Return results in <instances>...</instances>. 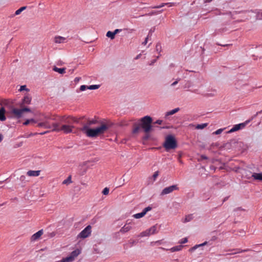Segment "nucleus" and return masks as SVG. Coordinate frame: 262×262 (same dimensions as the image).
I'll return each instance as SVG.
<instances>
[{
	"label": "nucleus",
	"instance_id": "obj_1",
	"mask_svg": "<svg viewBox=\"0 0 262 262\" xmlns=\"http://www.w3.org/2000/svg\"><path fill=\"white\" fill-rule=\"evenodd\" d=\"M45 118V121L41 119V121L38 123L37 126L39 127L50 129L53 132H62L66 134L72 133L74 126L72 124L79 122V119L76 118L72 116H63L60 121L64 124L60 125L58 123H51L49 121L52 118L50 116H46Z\"/></svg>",
	"mask_w": 262,
	"mask_h": 262
},
{
	"label": "nucleus",
	"instance_id": "obj_2",
	"mask_svg": "<svg viewBox=\"0 0 262 262\" xmlns=\"http://www.w3.org/2000/svg\"><path fill=\"white\" fill-rule=\"evenodd\" d=\"M31 97L27 95L22 100L20 108H16L12 106H9V110L6 111L4 107H2L0 108V121H5L6 119V115L8 118L19 119L21 117L24 112H31L29 108L24 107V105L29 104L31 103Z\"/></svg>",
	"mask_w": 262,
	"mask_h": 262
},
{
	"label": "nucleus",
	"instance_id": "obj_3",
	"mask_svg": "<svg viewBox=\"0 0 262 262\" xmlns=\"http://www.w3.org/2000/svg\"><path fill=\"white\" fill-rule=\"evenodd\" d=\"M99 124V121L96 119H89L80 129V130L90 138H96L100 136L108 129L111 125L106 123H102L99 126L95 128H91L93 125Z\"/></svg>",
	"mask_w": 262,
	"mask_h": 262
},
{
	"label": "nucleus",
	"instance_id": "obj_4",
	"mask_svg": "<svg viewBox=\"0 0 262 262\" xmlns=\"http://www.w3.org/2000/svg\"><path fill=\"white\" fill-rule=\"evenodd\" d=\"M152 118L150 116H146L142 118L139 122H136L133 124V134H137L141 129H142L145 134L143 139L147 140L149 137V133L152 129Z\"/></svg>",
	"mask_w": 262,
	"mask_h": 262
},
{
	"label": "nucleus",
	"instance_id": "obj_5",
	"mask_svg": "<svg viewBox=\"0 0 262 262\" xmlns=\"http://www.w3.org/2000/svg\"><path fill=\"white\" fill-rule=\"evenodd\" d=\"M163 146L165 150L168 151L170 149H174L177 147V142L172 136H168L165 139Z\"/></svg>",
	"mask_w": 262,
	"mask_h": 262
},
{
	"label": "nucleus",
	"instance_id": "obj_6",
	"mask_svg": "<svg viewBox=\"0 0 262 262\" xmlns=\"http://www.w3.org/2000/svg\"><path fill=\"white\" fill-rule=\"evenodd\" d=\"M80 250L76 249L72 251L69 256L66 258H63L61 260L56 262H72L74 260L75 258L76 257L80 254Z\"/></svg>",
	"mask_w": 262,
	"mask_h": 262
},
{
	"label": "nucleus",
	"instance_id": "obj_7",
	"mask_svg": "<svg viewBox=\"0 0 262 262\" xmlns=\"http://www.w3.org/2000/svg\"><path fill=\"white\" fill-rule=\"evenodd\" d=\"M157 228L156 226H153L150 228L140 233L139 236L144 237V236H148L150 235L154 234L157 232Z\"/></svg>",
	"mask_w": 262,
	"mask_h": 262
},
{
	"label": "nucleus",
	"instance_id": "obj_8",
	"mask_svg": "<svg viewBox=\"0 0 262 262\" xmlns=\"http://www.w3.org/2000/svg\"><path fill=\"white\" fill-rule=\"evenodd\" d=\"M91 226L88 225L83 230H82L78 235V238H85L89 237L91 233Z\"/></svg>",
	"mask_w": 262,
	"mask_h": 262
},
{
	"label": "nucleus",
	"instance_id": "obj_9",
	"mask_svg": "<svg viewBox=\"0 0 262 262\" xmlns=\"http://www.w3.org/2000/svg\"><path fill=\"white\" fill-rule=\"evenodd\" d=\"M179 188L177 185H172L165 188L161 192V195H164L171 193L174 190H178Z\"/></svg>",
	"mask_w": 262,
	"mask_h": 262
},
{
	"label": "nucleus",
	"instance_id": "obj_10",
	"mask_svg": "<svg viewBox=\"0 0 262 262\" xmlns=\"http://www.w3.org/2000/svg\"><path fill=\"white\" fill-rule=\"evenodd\" d=\"M249 121H247L245 123H240L238 124L235 125L229 131L230 133H232L235 131H237L241 128H244L246 125L249 122Z\"/></svg>",
	"mask_w": 262,
	"mask_h": 262
},
{
	"label": "nucleus",
	"instance_id": "obj_11",
	"mask_svg": "<svg viewBox=\"0 0 262 262\" xmlns=\"http://www.w3.org/2000/svg\"><path fill=\"white\" fill-rule=\"evenodd\" d=\"M53 40L55 43H63L67 41L66 37L58 35L54 37Z\"/></svg>",
	"mask_w": 262,
	"mask_h": 262
},
{
	"label": "nucleus",
	"instance_id": "obj_12",
	"mask_svg": "<svg viewBox=\"0 0 262 262\" xmlns=\"http://www.w3.org/2000/svg\"><path fill=\"white\" fill-rule=\"evenodd\" d=\"M43 234V230H40L36 233H34L31 238L32 241H35L38 239Z\"/></svg>",
	"mask_w": 262,
	"mask_h": 262
},
{
	"label": "nucleus",
	"instance_id": "obj_13",
	"mask_svg": "<svg viewBox=\"0 0 262 262\" xmlns=\"http://www.w3.org/2000/svg\"><path fill=\"white\" fill-rule=\"evenodd\" d=\"M40 170H29L27 174L30 177H37L40 174Z\"/></svg>",
	"mask_w": 262,
	"mask_h": 262
},
{
	"label": "nucleus",
	"instance_id": "obj_14",
	"mask_svg": "<svg viewBox=\"0 0 262 262\" xmlns=\"http://www.w3.org/2000/svg\"><path fill=\"white\" fill-rule=\"evenodd\" d=\"M165 6H167L169 7H170L174 6V3H162L159 6H154V7H152L151 8H154V9L160 8Z\"/></svg>",
	"mask_w": 262,
	"mask_h": 262
},
{
	"label": "nucleus",
	"instance_id": "obj_15",
	"mask_svg": "<svg viewBox=\"0 0 262 262\" xmlns=\"http://www.w3.org/2000/svg\"><path fill=\"white\" fill-rule=\"evenodd\" d=\"M47 116L46 115H41L39 118L37 120H35L34 119H29L30 120V122H32V123H37L38 124L39 122H40L41 121V119H42L43 121H45L46 119L45 118V116ZM38 124H37V126H37Z\"/></svg>",
	"mask_w": 262,
	"mask_h": 262
},
{
	"label": "nucleus",
	"instance_id": "obj_16",
	"mask_svg": "<svg viewBox=\"0 0 262 262\" xmlns=\"http://www.w3.org/2000/svg\"><path fill=\"white\" fill-rule=\"evenodd\" d=\"M255 180L262 181V172L261 173H253L252 175Z\"/></svg>",
	"mask_w": 262,
	"mask_h": 262
},
{
	"label": "nucleus",
	"instance_id": "obj_17",
	"mask_svg": "<svg viewBox=\"0 0 262 262\" xmlns=\"http://www.w3.org/2000/svg\"><path fill=\"white\" fill-rule=\"evenodd\" d=\"M132 229V227L130 226L124 225L120 230V232L121 233H125L129 231Z\"/></svg>",
	"mask_w": 262,
	"mask_h": 262
},
{
	"label": "nucleus",
	"instance_id": "obj_18",
	"mask_svg": "<svg viewBox=\"0 0 262 262\" xmlns=\"http://www.w3.org/2000/svg\"><path fill=\"white\" fill-rule=\"evenodd\" d=\"M53 70L55 72H58L60 74H64L66 72V68H58L56 67H54Z\"/></svg>",
	"mask_w": 262,
	"mask_h": 262
},
{
	"label": "nucleus",
	"instance_id": "obj_19",
	"mask_svg": "<svg viewBox=\"0 0 262 262\" xmlns=\"http://www.w3.org/2000/svg\"><path fill=\"white\" fill-rule=\"evenodd\" d=\"M182 248H183V246L179 245V246H175V247H173L170 248V249H169V250H170L171 252H173L179 251L181 250L182 249Z\"/></svg>",
	"mask_w": 262,
	"mask_h": 262
},
{
	"label": "nucleus",
	"instance_id": "obj_20",
	"mask_svg": "<svg viewBox=\"0 0 262 262\" xmlns=\"http://www.w3.org/2000/svg\"><path fill=\"white\" fill-rule=\"evenodd\" d=\"M193 219V215L192 214H188L187 215H186L185 219H184V220L182 221L183 223H186V222H190V221H191Z\"/></svg>",
	"mask_w": 262,
	"mask_h": 262
},
{
	"label": "nucleus",
	"instance_id": "obj_21",
	"mask_svg": "<svg viewBox=\"0 0 262 262\" xmlns=\"http://www.w3.org/2000/svg\"><path fill=\"white\" fill-rule=\"evenodd\" d=\"M106 36L107 37L110 38L111 39H113L115 38V34L114 32L109 31L106 33Z\"/></svg>",
	"mask_w": 262,
	"mask_h": 262
},
{
	"label": "nucleus",
	"instance_id": "obj_22",
	"mask_svg": "<svg viewBox=\"0 0 262 262\" xmlns=\"http://www.w3.org/2000/svg\"><path fill=\"white\" fill-rule=\"evenodd\" d=\"M145 215V214L144 213V212L142 211V212H140V213H136V214H135L133 216L136 218V219H140V218H141L142 217H143L144 215Z\"/></svg>",
	"mask_w": 262,
	"mask_h": 262
},
{
	"label": "nucleus",
	"instance_id": "obj_23",
	"mask_svg": "<svg viewBox=\"0 0 262 262\" xmlns=\"http://www.w3.org/2000/svg\"><path fill=\"white\" fill-rule=\"evenodd\" d=\"M179 108H174L169 112H167L166 116L172 115L176 113L177 112H178L179 111Z\"/></svg>",
	"mask_w": 262,
	"mask_h": 262
},
{
	"label": "nucleus",
	"instance_id": "obj_24",
	"mask_svg": "<svg viewBox=\"0 0 262 262\" xmlns=\"http://www.w3.org/2000/svg\"><path fill=\"white\" fill-rule=\"evenodd\" d=\"M207 244V242H205L204 243L201 244H200V245H196L195 246H194V247H193L192 248H191L190 249V251H192V250H195L196 248H198V247H201V246H205L206 245V244Z\"/></svg>",
	"mask_w": 262,
	"mask_h": 262
},
{
	"label": "nucleus",
	"instance_id": "obj_25",
	"mask_svg": "<svg viewBox=\"0 0 262 262\" xmlns=\"http://www.w3.org/2000/svg\"><path fill=\"white\" fill-rule=\"evenodd\" d=\"M26 9V7H22L20 8L19 9H18V10H17L15 11L14 15H19L23 11H24Z\"/></svg>",
	"mask_w": 262,
	"mask_h": 262
},
{
	"label": "nucleus",
	"instance_id": "obj_26",
	"mask_svg": "<svg viewBox=\"0 0 262 262\" xmlns=\"http://www.w3.org/2000/svg\"><path fill=\"white\" fill-rule=\"evenodd\" d=\"M207 125H208L207 123H203L201 124H198L196 126V128L198 129H203L205 127H206L207 126Z\"/></svg>",
	"mask_w": 262,
	"mask_h": 262
},
{
	"label": "nucleus",
	"instance_id": "obj_27",
	"mask_svg": "<svg viewBox=\"0 0 262 262\" xmlns=\"http://www.w3.org/2000/svg\"><path fill=\"white\" fill-rule=\"evenodd\" d=\"M71 183H72V181H71V176L68 177V178L67 179L64 180L62 182L63 184H67V185H68Z\"/></svg>",
	"mask_w": 262,
	"mask_h": 262
},
{
	"label": "nucleus",
	"instance_id": "obj_28",
	"mask_svg": "<svg viewBox=\"0 0 262 262\" xmlns=\"http://www.w3.org/2000/svg\"><path fill=\"white\" fill-rule=\"evenodd\" d=\"M235 250H236V252H234V253H232V254L247 252V251H249L250 250L249 249L241 250L239 249H237Z\"/></svg>",
	"mask_w": 262,
	"mask_h": 262
},
{
	"label": "nucleus",
	"instance_id": "obj_29",
	"mask_svg": "<svg viewBox=\"0 0 262 262\" xmlns=\"http://www.w3.org/2000/svg\"><path fill=\"white\" fill-rule=\"evenodd\" d=\"M100 87L99 85H92L89 86V90H96L98 89Z\"/></svg>",
	"mask_w": 262,
	"mask_h": 262
},
{
	"label": "nucleus",
	"instance_id": "obj_30",
	"mask_svg": "<svg viewBox=\"0 0 262 262\" xmlns=\"http://www.w3.org/2000/svg\"><path fill=\"white\" fill-rule=\"evenodd\" d=\"M109 188H107V187H105L103 189V191H102V193L104 194V195H107L109 193Z\"/></svg>",
	"mask_w": 262,
	"mask_h": 262
},
{
	"label": "nucleus",
	"instance_id": "obj_31",
	"mask_svg": "<svg viewBox=\"0 0 262 262\" xmlns=\"http://www.w3.org/2000/svg\"><path fill=\"white\" fill-rule=\"evenodd\" d=\"M89 86L85 85H82L80 87V91H84L86 89H88Z\"/></svg>",
	"mask_w": 262,
	"mask_h": 262
},
{
	"label": "nucleus",
	"instance_id": "obj_32",
	"mask_svg": "<svg viewBox=\"0 0 262 262\" xmlns=\"http://www.w3.org/2000/svg\"><path fill=\"white\" fill-rule=\"evenodd\" d=\"M162 12V10L159 11H152L149 13H148V15H157L159 13H160Z\"/></svg>",
	"mask_w": 262,
	"mask_h": 262
},
{
	"label": "nucleus",
	"instance_id": "obj_33",
	"mask_svg": "<svg viewBox=\"0 0 262 262\" xmlns=\"http://www.w3.org/2000/svg\"><path fill=\"white\" fill-rule=\"evenodd\" d=\"M188 242L187 238L186 237L183 238L181 239L179 242V243L181 244H185Z\"/></svg>",
	"mask_w": 262,
	"mask_h": 262
},
{
	"label": "nucleus",
	"instance_id": "obj_34",
	"mask_svg": "<svg viewBox=\"0 0 262 262\" xmlns=\"http://www.w3.org/2000/svg\"><path fill=\"white\" fill-rule=\"evenodd\" d=\"M158 176H159V171H157L155 172V173H154V174L152 176L154 181L156 180V179H157V178L158 177Z\"/></svg>",
	"mask_w": 262,
	"mask_h": 262
},
{
	"label": "nucleus",
	"instance_id": "obj_35",
	"mask_svg": "<svg viewBox=\"0 0 262 262\" xmlns=\"http://www.w3.org/2000/svg\"><path fill=\"white\" fill-rule=\"evenodd\" d=\"M151 209V208L149 206L146 207L144 209L143 211L144 212V213L146 214V213L148 211H150Z\"/></svg>",
	"mask_w": 262,
	"mask_h": 262
},
{
	"label": "nucleus",
	"instance_id": "obj_36",
	"mask_svg": "<svg viewBox=\"0 0 262 262\" xmlns=\"http://www.w3.org/2000/svg\"><path fill=\"white\" fill-rule=\"evenodd\" d=\"M223 129H222V128H220V129H219L217 130H216L214 133V134H215V135H219L220 134L222 133V132H223Z\"/></svg>",
	"mask_w": 262,
	"mask_h": 262
},
{
	"label": "nucleus",
	"instance_id": "obj_37",
	"mask_svg": "<svg viewBox=\"0 0 262 262\" xmlns=\"http://www.w3.org/2000/svg\"><path fill=\"white\" fill-rule=\"evenodd\" d=\"M24 90H28L26 88V85H21L19 89L20 91H22Z\"/></svg>",
	"mask_w": 262,
	"mask_h": 262
},
{
	"label": "nucleus",
	"instance_id": "obj_38",
	"mask_svg": "<svg viewBox=\"0 0 262 262\" xmlns=\"http://www.w3.org/2000/svg\"><path fill=\"white\" fill-rule=\"evenodd\" d=\"M180 80V78H178L177 79L176 81H175L174 82H173L171 84V86H174L176 85L178 83V82Z\"/></svg>",
	"mask_w": 262,
	"mask_h": 262
},
{
	"label": "nucleus",
	"instance_id": "obj_39",
	"mask_svg": "<svg viewBox=\"0 0 262 262\" xmlns=\"http://www.w3.org/2000/svg\"><path fill=\"white\" fill-rule=\"evenodd\" d=\"M30 123V120L29 119H27L24 123L23 124L25 125H27Z\"/></svg>",
	"mask_w": 262,
	"mask_h": 262
},
{
	"label": "nucleus",
	"instance_id": "obj_40",
	"mask_svg": "<svg viewBox=\"0 0 262 262\" xmlns=\"http://www.w3.org/2000/svg\"><path fill=\"white\" fill-rule=\"evenodd\" d=\"M121 31V29H117L116 30H115V31H114V33L115 34V35L116 34H117L118 33L120 32Z\"/></svg>",
	"mask_w": 262,
	"mask_h": 262
},
{
	"label": "nucleus",
	"instance_id": "obj_41",
	"mask_svg": "<svg viewBox=\"0 0 262 262\" xmlns=\"http://www.w3.org/2000/svg\"><path fill=\"white\" fill-rule=\"evenodd\" d=\"M162 123V120H158L154 123H156V124H161Z\"/></svg>",
	"mask_w": 262,
	"mask_h": 262
},
{
	"label": "nucleus",
	"instance_id": "obj_42",
	"mask_svg": "<svg viewBox=\"0 0 262 262\" xmlns=\"http://www.w3.org/2000/svg\"><path fill=\"white\" fill-rule=\"evenodd\" d=\"M148 41V37H146L144 42H143L142 44L144 45H146Z\"/></svg>",
	"mask_w": 262,
	"mask_h": 262
},
{
	"label": "nucleus",
	"instance_id": "obj_43",
	"mask_svg": "<svg viewBox=\"0 0 262 262\" xmlns=\"http://www.w3.org/2000/svg\"><path fill=\"white\" fill-rule=\"evenodd\" d=\"M38 134L37 133H34V134H30L29 135L26 136V137H30V136H34V135H37Z\"/></svg>",
	"mask_w": 262,
	"mask_h": 262
},
{
	"label": "nucleus",
	"instance_id": "obj_44",
	"mask_svg": "<svg viewBox=\"0 0 262 262\" xmlns=\"http://www.w3.org/2000/svg\"><path fill=\"white\" fill-rule=\"evenodd\" d=\"M25 178H26L25 176H21L20 177V180H21V181H24V180H25Z\"/></svg>",
	"mask_w": 262,
	"mask_h": 262
},
{
	"label": "nucleus",
	"instance_id": "obj_45",
	"mask_svg": "<svg viewBox=\"0 0 262 262\" xmlns=\"http://www.w3.org/2000/svg\"><path fill=\"white\" fill-rule=\"evenodd\" d=\"M48 132H49L48 131H46V132H45L40 133L39 134L41 135H45V134H46V133H47Z\"/></svg>",
	"mask_w": 262,
	"mask_h": 262
},
{
	"label": "nucleus",
	"instance_id": "obj_46",
	"mask_svg": "<svg viewBox=\"0 0 262 262\" xmlns=\"http://www.w3.org/2000/svg\"><path fill=\"white\" fill-rule=\"evenodd\" d=\"M213 95H212L211 94H207L205 95V96L209 97V96H213Z\"/></svg>",
	"mask_w": 262,
	"mask_h": 262
},
{
	"label": "nucleus",
	"instance_id": "obj_47",
	"mask_svg": "<svg viewBox=\"0 0 262 262\" xmlns=\"http://www.w3.org/2000/svg\"><path fill=\"white\" fill-rule=\"evenodd\" d=\"M141 55L140 54H139V55H138L136 56V57L135 58V59H138V58H139L140 57Z\"/></svg>",
	"mask_w": 262,
	"mask_h": 262
},
{
	"label": "nucleus",
	"instance_id": "obj_48",
	"mask_svg": "<svg viewBox=\"0 0 262 262\" xmlns=\"http://www.w3.org/2000/svg\"><path fill=\"white\" fill-rule=\"evenodd\" d=\"M201 157L203 159H207V157H206L205 156H202Z\"/></svg>",
	"mask_w": 262,
	"mask_h": 262
},
{
	"label": "nucleus",
	"instance_id": "obj_49",
	"mask_svg": "<svg viewBox=\"0 0 262 262\" xmlns=\"http://www.w3.org/2000/svg\"><path fill=\"white\" fill-rule=\"evenodd\" d=\"M2 139H3V137L2 135H0V142L2 141Z\"/></svg>",
	"mask_w": 262,
	"mask_h": 262
},
{
	"label": "nucleus",
	"instance_id": "obj_50",
	"mask_svg": "<svg viewBox=\"0 0 262 262\" xmlns=\"http://www.w3.org/2000/svg\"><path fill=\"white\" fill-rule=\"evenodd\" d=\"M135 241H133L132 242V244L133 245V244H135Z\"/></svg>",
	"mask_w": 262,
	"mask_h": 262
},
{
	"label": "nucleus",
	"instance_id": "obj_51",
	"mask_svg": "<svg viewBox=\"0 0 262 262\" xmlns=\"http://www.w3.org/2000/svg\"><path fill=\"white\" fill-rule=\"evenodd\" d=\"M212 0H206V2H210Z\"/></svg>",
	"mask_w": 262,
	"mask_h": 262
},
{
	"label": "nucleus",
	"instance_id": "obj_52",
	"mask_svg": "<svg viewBox=\"0 0 262 262\" xmlns=\"http://www.w3.org/2000/svg\"><path fill=\"white\" fill-rule=\"evenodd\" d=\"M161 248V249H163V250H165V248H162V247H161V248ZM166 250H168V249H166Z\"/></svg>",
	"mask_w": 262,
	"mask_h": 262
}]
</instances>
